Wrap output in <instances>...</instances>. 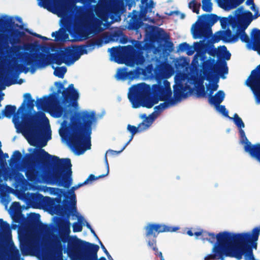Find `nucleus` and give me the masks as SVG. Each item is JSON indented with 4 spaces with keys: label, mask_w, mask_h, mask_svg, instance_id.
<instances>
[{
    "label": "nucleus",
    "mask_w": 260,
    "mask_h": 260,
    "mask_svg": "<svg viewBox=\"0 0 260 260\" xmlns=\"http://www.w3.org/2000/svg\"><path fill=\"white\" fill-rule=\"evenodd\" d=\"M177 226H171L159 223H148L145 227V236L148 239V246L155 251V254L158 255L160 260H165L161 252L158 251L156 247V238L160 233L174 232L179 230Z\"/></svg>",
    "instance_id": "obj_13"
},
{
    "label": "nucleus",
    "mask_w": 260,
    "mask_h": 260,
    "mask_svg": "<svg viewBox=\"0 0 260 260\" xmlns=\"http://www.w3.org/2000/svg\"><path fill=\"white\" fill-rule=\"evenodd\" d=\"M39 5L44 8H47L48 6L51 4V0H40Z\"/></svg>",
    "instance_id": "obj_55"
},
{
    "label": "nucleus",
    "mask_w": 260,
    "mask_h": 260,
    "mask_svg": "<svg viewBox=\"0 0 260 260\" xmlns=\"http://www.w3.org/2000/svg\"><path fill=\"white\" fill-rule=\"evenodd\" d=\"M150 47V45L148 43H143L142 42L136 41L134 47L136 52H144V50H148Z\"/></svg>",
    "instance_id": "obj_35"
},
{
    "label": "nucleus",
    "mask_w": 260,
    "mask_h": 260,
    "mask_svg": "<svg viewBox=\"0 0 260 260\" xmlns=\"http://www.w3.org/2000/svg\"><path fill=\"white\" fill-rule=\"evenodd\" d=\"M33 224L40 231L48 233L49 243L54 250L61 251L68 243L69 253L77 256L79 260H107L104 256L98 259L100 248L98 245L82 240L76 236H70V223L68 219L61 221L52 231L47 224L40 221Z\"/></svg>",
    "instance_id": "obj_2"
},
{
    "label": "nucleus",
    "mask_w": 260,
    "mask_h": 260,
    "mask_svg": "<svg viewBox=\"0 0 260 260\" xmlns=\"http://www.w3.org/2000/svg\"><path fill=\"white\" fill-rule=\"evenodd\" d=\"M153 114L154 113H152L148 117L146 114H142L141 117L145 119L140 123L137 127L131 124L127 125V129L131 133V138L128 141L129 143L133 140L134 135L136 133L147 129L152 124L155 118Z\"/></svg>",
    "instance_id": "obj_20"
},
{
    "label": "nucleus",
    "mask_w": 260,
    "mask_h": 260,
    "mask_svg": "<svg viewBox=\"0 0 260 260\" xmlns=\"http://www.w3.org/2000/svg\"><path fill=\"white\" fill-rule=\"evenodd\" d=\"M0 229L4 234L6 235H11L10 224L6 221H4L3 219H0Z\"/></svg>",
    "instance_id": "obj_38"
},
{
    "label": "nucleus",
    "mask_w": 260,
    "mask_h": 260,
    "mask_svg": "<svg viewBox=\"0 0 260 260\" xmlns=\"http://www.w3.org/2000/svg\"><path fill=\"white\" fill-rule=\"evenodd\" d=\"M184 96V88L182 85H176L174 87V100L176 102L180 101Z\"/></svg>",
    "instance_id": "obj_29"
},
{
    "label": "nucleus",
    "mask_w": 260,
    "mask_h": 260,
    "mask_svg": "<svg viewBox=\"0 0 260 260\" xmlns=\"http://www.w3.org/2000/svg\"><path fill=\"white\" fill-rule=\"evenodd\" d=\"M197 94L198 97H205L206 96V92L205 90V87L203 84L197 88Z\"/></svg>",
    "instance_id": "obj_48"
},
{
    "label": "nucleus",
    "mask_w": 260,
    "mask_h": 260,
    "mask_svg": "<svg viewBox=\"0 0 260 260\" xmlns=\"http://www.w3.org/2000/svg\"><path fill=\"white\" fill-rule=\"evenodd\" d=\"M22 159V154L18 150H16L14 152L13 155L12 156L9 165L10 166H13V165L18 164L21 161Z\"/></svg>",
    "instance_id": "obj_34"
},
{
    "label": "nucleus",
    "mask_w": 260,
    "mask_h": 260,
    "mask_svg": "<svg viewBox=\"0 0 260 260\" xmlns=\"http://www.w3.org/2000/svg\"><path fill=\"white\" fill-rule=\"evenodd\" d=\"M104 161H105V164H106V167H107V173H106V174L101 175H99V176H97V177H95L93 174H90L88 176V177L84 181V183L85 185H86V184L90 183L92 181L97 180V179H100V178H103V177H105V176H107L108 175V174L109 173V164H108V161L107 156H106V154L105 155Z\"/></svg>",
    "instance_id": "obj_28"
},
{
    "label": "nucleus",
    "mask_w": 260,
    "mask_h": 260,
    "mask_svg": "<svg viewBox=\"0 0 260 260\" xmlns=\"http://www.w3.org/2000/svg\"><path fill=\"white\" fill-rule=\"evenodd\" d=\"M129 144V142H127L125 145L124 146L122 147V148L119 150V151H115V150H109L108 151H107V152L106 153L105 155L107 154L108 152H110L111 154L112 155H114V154H119L120 153H121L122 151H123V150L126 148V147L127 146V145Z\"/></svg>",
    "instance_id": "obj_54"
},
{
    "label": "nucleus",
    "mask_w": 260,
    "mask_h": 260,
    "mask_svg": "<svg viewBox=\"0 0 260 260\" xmlns=\"http://www.w3.org/2000/svg\"><path fill=\"white\" fill-rule=\"evenodd\" d=\"M24 98L25 99L23 103L17 110L18 113H22L21 118L23 122L21 128L30 145L38 146L39 138L42 133L40 117L38 115H31L30 118L27 117L26 108L30 110L33 109L35 100L32 99L29 93H25ZM46 144V141H41L39 146L44 147Z\"/></svg>",
    "instance_id": "obj_6"
},
{
    "label": "nucleus",
    "mask_w": 260,
    "mask_h": 260,
    "mask_svg": "<svg viewBox=\"0 0 260 260\" xmlns=\"http://www.w3.org/2000/svg\"><path fill=\"white\" fill-rule=\"evenodd\" d=\"M218 20V17L214 14H204L200 16L191 28L193 38L209 39L212 35L211 27Z\"/></svg>",
    "instance_id": "obj_12"
},
{
    "label": "nucleus",
    "mask_w": 260,
    "mask_h": 260,
    "mask_svg": "<svg viewBox=\"0 0 260 260\" xmlns=\"http://www.w3.org/2000/svg\"><path fill=\"white\" fill-rule=\"evenodd\" d=\"M170 83L167 80H164L152 85L145 83L134 85L129 88L128 98L134 108L140 106L147 108H152L159 101H166L172 98Z\"/></svg>",
    "instance_id": "obj_5"
},
{
    "label": "nucleus",
    "mask_w": 260,
    "mask_h": 260,
    "mask_svg": "<svg viewBox=\"0 0 260 260\" xmlns=\"http://www.w3.org/2000/svg\"><path fill=\"white\" fill-rule=\"evenodd\" d=\"M225 238L219 235L218 236V243H214L212 253L207 255L204 257V260H224L225 257H234L236 255L234 254L232 248H226L223 242Z\"/></svg>",
    "instance_id": "obj_16"
},
{
    "label": "nucleus",
    "mask_w": 260,
    "mask_h": 260,
    "mask_svg": "<svg viewBox=\"0 0 260 260\" xmlns=\"http://www.w3.org/2000/svg\"><path fill=\"white\" fill-rule=\"evenodd\" d=\"M164 101V103H160L159 105L155 106L154 107V109L157 111L160 112L164 110L169 107L170 106L175 104V100L173 98H170Z\"/></svg>",
    "instance_id": "obj_31"
},
{
    "label": "nucleus",
    "mask_w": 260,
    "mask_h": 260,
    "mask_svg": "<svg viewBox=\"0 0 260 260\" xmlns=\"http://www.w3.org/2000/svg\"><path fill=\"white\" fill-rule=\"evenodd\" d=\"M59 112L60 115L63 114L64 119L71 120L70 123L66 120L62 121L59 131L60 136L77 151L82 148L90 149L92 125L96 120L95 113L84 111L74 116L72 109L62 107L59 108Z\"/></svg>",
    "instance_id": "obj_3"
},
{
    "label": "nucleus",
    "mask_w": 260,
    "mask_h": 260,
    "mask_svg": "<svg viewBox=\"0 0 260 260\" xmlns=\"http://www.w3.org/2000/svg\"><path fill=\"white\" fill-rule=\"evenodd\" d=\"M221 40H222V31H219L215 34L213 37V42L217 43Z\"/></svg>",
    "instance_id": "obj_52"
},
{
    "label": "nucleus",
    "mask_w": 260,
    "mask_h": 260,
    "mask_svg": "<svg viewBox=\"0 0 260 260\" xmlns=\"http://www.w3.org/2000/svg\"><path fill=\"white\" fill-rule=\"evenodd\" d=\"M239 135L240 137V143L242 144H244V146L247 145L248 144H251V142H250L248 139L247 138L245 132L243 129H239Z\"/></svg>",
    "instance_id": "obj_42"
},
{
    "label": "nucleus",
    "mask_w": 260,
    "mask_h": 260,
    "mask_svg": "<svg viewBox=\"0 0 260 260\" xmlns=\"http://www.w3.org/2000/svg\"><path fill=\"white\" fill-rule=\"evenodd\" d=\"M103 40L101 38H93L87 40L85 45H73L72 47H67L63 50L50 55V58L53 62L60 65L64 62L67 65L73 63L79 59L80 56L87 54L88 51L86 48L92 50L95 45L101 46Z\"/></svg>",
    "instance_id": "obj_8"
},
{
    "label": "nucleus",
    "mask_w": 260,
    "mask_h": 260,
    "mask_svg": "<svg viewBox=\"0 0 260 260\" xmlns=\"http://www.w3.org/2000/svg\"><path fill=\"white\" fill-rule=\"evenodd\" d=\"M95 2V0H73L72 2H69L62 4L59 7V10L64 14H68L73 8L76 9L77 11H83V7H77L76 6L77 3L80 2L84 4H90Z\"/></svg>",
    "instance_id": "obj_21"
},
{
    "label": "nucleus",
    "mask_w": 260,
    "mask_h": 260,
    "mask_svg": "<svg viewBox=\"0 0 260 260\" xmlns=\"http://www.w3.org/2000/svg\"><path fill=\"white\" fill-rule=\"evenodd\" d=\"M40 217V214L33 213L30 214V215L28 217V219H30L31 220H33L35 219H39Z\"/></svg>",
    "instance_id": "obj_58"
},
{
    "label": "nucleus",
    "mask_w": 260,
    "mask_h": 260,
    "mask_svg": "<svg viewBox=\"0 0 260 260\" xmlns=\"http://www.w3.org/2000/svg\"><path fill=\"white\" fill-rule=\"evenodd\" d=\"M232 119L233 120L234 123L238 127L239 129H242L245 127L244 123L237 113L234 114V117Z\"/></svg>",
    "instance_id": "obj_41"
},
{
    "label": "nucleus",
    "mask_w": 260,
    "mask_h": 260,
    "mask_svg": "<svg viewBox=\"0 0 260 260\" xmlns=\"http://www.w3.org/2000/svg\"><path fill=\"white\" fill-rule=\"evenodd\" d=\"M55 85L57 88L56 92L52 93L49 96H44L37 100L36 106L38 109H43L55 103L59 93L62 94L64 102H72L73 106H77L78 105L77 101L79 95L77 90L75 89L74 84H70L67 89H63L62 91V89L64 88V85L62 83L56 82Z\"/></svg>",
    "instance_id": "obj_9"
},
{
    "label": "nucleus",
    "mask_w": 260,
    "mask_h": 260,
    "mask_svg": "<svg viewBox=\"0 0 260 260\" xmlns=\"http://www.w3.org/2000/svg\"><path fill=\"white\" fill-rule=\"evenodd\" d=\"M207 88L208 90H209V92L208 93V99L211 98V97H213L214 95H213V93L214 91L210 87V84H209L207 86Z\"/></svg>",
    "instance_id": "obj_60"
},
{
    "label": "nucleus",
    "mask_w": 260,
    "mask_h": 260,
    "mask_svg": "<svg viewBox=\"0 0 260 260\" xmlns=\"http://www.w3.org/2000/svg\"><path fill=\"white\" fill-rule=\"evenodd\" d=\"M202 71L206 79L211 81L213 78V74L219 73L228 74V68L224 60H220L217 62H215L214 59H209L203 61Z\"/></svg>",
    "instance_id": "obj_15"
},
{
    "label": "nucleus",
    "mask_w": 260,
    "mask_h": 260,
    "mask_svg": "<svg viewBox=\"0 0 260 260\" xmlns=\"http://www.w3.org/2000/svg\"><path fill=\"white\" fill-rule=\"evenodd\" d=\"M24 35V32L15 28L11 29L9 35L0 34V49L2 48H7L9 44H11L13 46V54L22 62V63L17 64L15 68L13 67L8 71L10 75H12L15 69L20 72L27 73L29 70V68L26 67L27 66H31L32 72L34 68H43L50 63L48 55L44 53L31 54L27 52L19 51L22 47L17 44L20 43V38Z\"/></svg>",
    "instance_id": "obj_4"
},
{
    "label": "nucleus",
    "mask_w": 260,
    "mask_h": 260,
    "mask_svg": "<svg viewBox=\"0 0 260 260\" xmlns=\"http://www.w3.org/2000/svg\"><path fill=\"white\" fill-rule=\"evenodd\" d=\"M224 96L225 94L224 91L219 90L213 97L209 98L208 101L210 104L217 106L223 101Z\"/></svg>",
    "instance_id": "obj_27"
},
{
    "label": "nucleus",
    "mask_w": 260,
    "mask_h": 260,
    "mask_svg": "<svg viewBox=\"0 0 260 260\" xmlns=\"http://www.w3.org/2000/svg\"><path fill=\"white\" fill-rule=\"evenodd\" d=\"M203 42V41H200L199 42H194L193 43V46H190L189 45V47L187 48L186 50V54L188 55H192L194 51L198 49L201 47V44Z\"/></svg>",
    "instance_id": "obj_40"
},
{
    "label": "nucleus",
    "mask_w": 260,
    "mask_h": 260,
    "mask_svg": "<svg viewBox=\"0 0 260 260\" xmlns=\"http://www.w3.org/2000/svg\"><path fill=\"white\" fill-rule=\"evenodd\" d=\"M53 68L54 69L53 73L54 75L55 76L61 78H62L63 77L64 74H66L67 71V69L65 67H56L55 68H54L53 67Z\"/></svg>",
    "instance_id": "obj_39"
},
{
    "label": "nucleus",
    "mask_w": 260,
    "mask_h": 260,
    "mask_svg": "<svg viewBox=\"0 0 260 260\" xmlns=\"http://www.w3.org/2000/svg\"><path fill=\"white\" fill-rule=\"evenodd\" d=\"M26 157L27 162L36 160L44 167H48L52 164L51 171L44 172L36 169L28 170L25 175L29 181L34 183L55 184L66 188L71 186L72 171L70 158H59L58 156L50 155L42 148L34 149V153L27 154Z\"/></svg>",
    "instance_id": "obj_1"
},
{
    "label": "nucleus",
    "mask_w": 260,
    "mask_h": 260,
    "mask_svg": "<svg viewBox=\"0 0 260 260\" xmlns=\"http://www.w3.org/2000/svg\"><path fill=\"white\" fill-rule=\"evenodd\" d=\"M202 9L204 11L211 12L212 10V3L211 2L202 1Z\"/></svg>",
    "instance_id": "obj_45"
},
{
    "label": "nucleus",
    "mask_w": 260,
    "mask_h": 260,
    "mask_svg": "<svg viewBox=\"0 0 260 260\" xmlns=\"http://www.w3.org/2000/svg\"><path fill=\"white\" fill-rule=\"evenodd\" d=\"M244 23H240L237 27L236 33L234 34V37L233 38L234 42H236L240 38L243 42L250 43V39L245 30L252 20L253 15L252 13L250 11H247L244 16Z\"/></svg>",
    "instance_id": "obj_18"
},
{
    "label": "nucleus",
    "mask_w": 260,
    "mask_h": 260,
    "mask_svg": "<svg viewBox=\"0 0 260 260\" xmlns=\"http://www.w3.org/2000/svg\"><path fill=\"white\" fill-rule=\"evenodd\" d=\"M251 41L255 50L260 47V29L253 28L250 33Z\"/></svg>",
    "instance_id": "obj_25"
},
{
    "label": "nucleus",
    "mask_w": 260,
    "mask_h": 260,
    "mask_svg": "<svg viewBox=\"0 0 260 260\" xmlns=\"http://www.w3.org/2000/svg\"><path fill=\"white\" fill-rule=\"evenodd\" d=\"M260 229L254 228L251 232L234 233L232 250L237 260L242 258L244 255L245 260H256L254 257L253 249H257V241Z\"/></svg>",
    "instance_id": "obj_7"
},
{
    "label": "nucleus",
    "mask_w": 260,
    "mask_h": 260,
    "mask_svg": "<svg viewBox=\"0 0 260 260\" xmlns=\"http://www.w3.org/2000/svg\"><path fill=\"white\" fill-rule=\"evenodd\" d=\"M51 36L55 37V41H64L68 38V35L62 28H60L57 31L53 32Z\"/></svg>",
    "instance_id": "obj_30"
},
{
    "label": "nucleus",
    "mask_w": 260,
    "mask_h": 260,
    "mask_svg": "<svg viewBox=\"0 0 260 260\" xmlns=\"http://www.w3.org/2000/svg\"><path fill=\"white\" fill-rule=\"evenodd\" d=\"M204 238L202 239V240L203 241H207L210 243H214L215 240H216V242L215 243H218V236L219 235H220L221 236H222V237H224L225 238L224 242H223L225 245V247L231 248V247H232L234 233L224 231L220 232L217 235H215L214 233L204 231Z\"/></svg>",
    "instance_id": "obj_19"
},
{
    "label": "nucleus",
    "mask_w": 260,
    "mask_h": 260,
    "mask_svg": "<svg viewBox=\"0 0 260 260\" xmlns=\"http://www.w3.org/2000/svg\"><path fill=\"white\" fill-rule=\"evenodd\" d=\"M222 49H223V51L224 52V54L222 56V57L225 60H228L230 59L231 54L230 52L227 50L226 47L225 46H222Z\"/></svg>",
    "instance_id": "obj_51"
},
{
    "label": "nucleus",
    "mask_w": 260,
    "mask_h": 260,
    "mask_svg": "<svg viewBox=\"0 0 260 260\" xmlns=\"http://www.w3.org/2000/svg\"><path fill=\"white\" fill-rule=\"evenodd\" d=\"M244 149L251 157L260 161V143L248 144L244 146Z\"/></svg>",
    "instance_id": "obj_24"
},
{
    "label": "nucleus",
    "mask_w": 260,
    "mask_h": 260,
    "mask_svg": "<svg viewBox=\"0 0 260 260\" xmlns=\"http://www.w3.org/2000/svg\"><path fill=\"white\" fill-rule=\"evenodd\" d=\"M245 84L251 90L256 103L260 104V64L251 72Z\"/></svg>",
    "instance_id": "obj_17"
},
{
    "label": "nucleus",
    "mask_w": 260,
    "mask_h": 260,
    "mask_svg": "<svg viewBox=\"0 0 260 260\" xmlns=\"http://www.w3.org/2000/svg\"><path fill=\"white\" fill-rule=\"evenodd\" d=\"M82 230V225L78 222H75L73 224V231L74 232H80Z\"/></svg>",
    "instance_id": "obj_50"
},
{
    "label": "nucleus",
    "mask_w": 260,
    "mask_h": 260,
    "mask_svg": "<svg viewBox=\"0 0 260 260\" xmlns=\"http://www.w3.org/2000/svg\"><path fill=\"white\" fill-rule=\"evenodd\" d=\"M126 79H128L130 80H133L137 77H138L140 75V72L138 68L133 70L127 72L126 71Z\"/></svg>",
    "instance_id": "obj_43"
},
{
    "label": "nucleus",
    "mask_w": 260,
    "mask_h": 260,
    "mask_svg": "<svg viewBox=\"0 0 260 260\" xmlns=\"http://www.w3.org/2000/svg\"><path fill=\"white\" fill-rule=\"evenodd\" d=\"M189 47V44L186 42H183L179 44L178 51L183 52L186 51L187 48Z\"/></svg>",
    "instance_id": "obj_53"
},
{
    "label": "nucleus",
    "mask_w": 260,
    "mask_h": 260,
    "mask_svg": "<svg viewBox=\"0 0 260 260\" xmlns=\"http://www.w3.org/2000/svg\"><path fill=\"white\" fill-rule=\"evenodd\" d=\"M188 7L192 9V11L193 12H195L197 14L199 13L200 4L197 3L195 0L190 1L188 4Z\"/></svg>",
    "instance_id": "obj_44"
},
{
    "label": "nucleus",
    "mask_w": 260,
    "mask_h": 260,
    "mask_svg": "<svg viewBox=\"0 0 260 260\" xmlns=\"http://www.w3.org/2000/svg\"><path fill=\"white\" fill-rule=\"evenodd\" d=\"M166 47L167 49L170 52H172L173 50L174 44L171 41L166 42Z\"/></svg>",
    "instance_id": "obj_57"
},
{
    "label": "nucleus",
    "mask_w": 260,
    "mask_h": 260,
    "mask_svg": "<svg viewBox=\"0 0 260 260\" xmlns=\"http://www.w3.org/2000/svg\"><path fill=\"white\" fill-rule=\"evenodd\" d=\"M217 53V55L218 57H221V53L220 51L217 52L216 49H215L212 52H211L210 54L214 56L215 54Z\"/></svg>",
    "instance_id": "obj_62"
},
{
    "label": "nucleus",
    "mask_w": 260,
    "mask_h": 260,
    "mask_svg": "<svg viewBox=\"0 0 260 260\" xmlns=\"http://www.w3.org/2000/svg\"><path fill=\"white\" fill-rule=\"evenodd\" d=\"M245 0H217L219 7L224 10H231L236 8L241 5Z\"/></svg>",
    "instance_id": "obj_23"
},
{
    "label": "nucleus",
    "mask_w": 260,
    "mask_h": 260,
    "mask_svg": "<svg viewBox=\"0 0 260 260\" xmlns=\"http://www.w3.org/2000/svg\"><path fill=\"white\" fill-rule=\"evenodd\" d=\"M126 69H118L117 74H116V77L118 79H122V80H125L126 79Z\"/></svg>",
    "instance_id": "obj_46"
},
{
    "label": "nucleus",
    "mask_w": 260,
    "mask_h": 260,
    "mask_svg": "<svg viewBox=\"0 0 260 260\" xmlns=\"http://www.w3.org/2000/svg\"><path fill=\"white\" fill-rule=\"evenodd\" d=\"M3 115L7 118H11L13 116L12 121L15 125L21 124L20 117L19 115V113H16V107L14 105H7L5 106V109L2 111Z\"/></svg>",
    "instance_id": "obj_22"
},
{
    "label": "nucleus",
    "mask_w": 260,
    "mask_h": 260,
    "mask_svg": "<svg viewBox=\"0 0 260 260\" xmlns=\"http://www.w3.org/2000/svg\"><path fill=\"white\" fill-rule=\"evenodd\" d=\"M217 110L221 113L224 116L229 118L230 119H232V118L229 116L228 111L226 109L225 107L223 105H218L217 106Z\"/></svg>",
    "instance_id": "obj_47"
},
{
    "label": "nucleus",
    "mask_w": 260,
    "mask_h": 260,
    "mask_svg": "<svg viewBox=\"0 0 260 260\" xmlns=\"http://www.w3.org/2000/svg\"><path fill=\"white\" fill-rule=\"evenodd\" d=\"M109 4V0H99L98 8L101 10H104L107 8Z\"/></svg>",
    "instance_id": "obj_49"
},
{
    "label": "nucleus",
    "mask_w": 260,
    "mask_h": 260,
    "mask_svg": "<svg viewBox=\"0 0 260 260\" xmlns=\"http://www.w3.org/2000/svg\"><path fill=\"white\" fill-rule=\"evenodd\" d=\"M20 250L23 255H27L28 254V247L26 244H22L20 246Z\"/></svg>",
    "instance_id": "obj_56"
},
{
    "label": "nucleus",
    "mask_w": 260,
    "mask_h": 260,
    "mask_svg": "<svg viewBox=\"0 0 260 260\" xmlns=\"http://www.w3.org/2000/svg\"><path fill=\"white\" fill-rule=\"evenodd\" d=\"M27 188H16V194L20 199L25 201L29 205L34 208H39L48 204L50 208L55 213L60 215L65 214V210L62 206L55 204V200L50 197H44L40 193H27L24 191Z\"/></svg>",
    "instance_id": "obj_11"
},
{
    "label": "nucleus",
    "mask_w": 260,
    "mask_h": 260,
    "mask_svg": "<svg viewBox=\"0 0 260 260\" xmlns=\"http://www.w3.org/2000/svg\"><path fill=\"white\" fill-rule=\"evenodd\" d=\"M98 19L93 17H88L84 14L77 16L74 21V27L77 34L82 40H86L97 26Z\"/></svg>",
    "instance_id": "obj_14"
},
{
    "label": "nucleus",
    "mask_w": 260,
    "mask_h": 260,
    "mask_svg": "<svg viewBox=\"0 0 260 260\" xmlns=\"http://www.w3.org/2000/svg\"><path fill=\"white\" fill-rule=\"evenodd\" d=\"M0 25L1 26H12L15 25V22L13 19L11 18H6L5 19L0 18ZM15 26L19 27L20 29L23 28V25H18L15 24Z\"/></svg>",
    "instance_id": "obj_33"
},
{
    "label": "nucleus",
    "mask_w": 260,
    "mask_h": 260,
    "mask_svg": "<svg viewBox=\"0 0 260 260\" xmlns=\"http://www.w3.org/2000/svg\"><path fill=\"white\" fill-rule=\"evenodd\" d=\"M222 41L224 42H234V34L232 35L231 31L228 29L226 30H222Z\"/></svg>",
    "instance_id": "obj_37"
},
{
    "label": "nucleus",
    "mask_w": 260,
    "mask_h": 260,
    "mask_svg": "<svg viewBox=\"0 0 260 260\" xmlns=\"http://www.w3.org/2000/svg\"><path fill=\"white\" fill-rule=\"evenodd\" d=\"M142 6L141 11L146 13L148 9H151L154 7V2L152 0H141Z\"/></svg>",
    "instance_id": "obj_36"
},
{
    "label": "nucleus",
    "mask_w": 260,
    "mask_h": 260,
    "mask_svg": "<svg viewBox=\"0 0 260 260\" xmlns=\"http://www.w3.org/2000/svg\"><path fill=\"white\" fill-rule=\"evenodd\" d=\"M100 244L101 245V248H102L104 253L106 254L107 256H110V254L109 252L107 251L104 245L103 244L102 242L100 241Z\"/></svg>",
    "instance_id": "obj_61"
},
{
    "label": "nucleus",
    "mask_w": 260,
    "mask_h": 260,
    "mask_svg": "<svg viewBox=\"0 0 260 260\" xmlns=\"http://www.w3.org/2000/svg\"><path fill=\"white\" fill-rule=\"evenodd\" d=\"M210 87L213 90L216 91L218 87V85L217 83H215L211 85L210 84Z\"/></svg>",
    "instance_id": "obj_63"
},
{
    "label": "nucleus",
    "mask_w": 260,
    "mask_h": 260,
    "mask_svg": "<svg viewBox=\"0 0 260 260\" xmlns=\"http://www.w3.org/2000/svg\"><path fill=\"white\" fill-rule=\"evenodd\" d=\"M83 185H85L84 182H82V183H79L77 185H76L74 186H73L71 189L68 191L69 193L70 194V199L72 201V204L74 205V209L75 210V211L76 210V207H75V205H76V195L75 194V190L77 189L78 188H79V187L83 186Z\"/></svg>",
    "instance_id": "obj_32"
},
{
    "label": "nucleus",
    "mask_w": 260,
    "mask_h": 260,
    "mask_svg": "<svg viewBox=\"0 0 260 260\" xmlns=\"http://www.w3.org/2000/svg\"><path fill=\"white\" fill-rule=\"evenodd\" d=\"M111 55L118 63L127 66L141 65L145 62L144 52H136L132 45L113 47L109 49Z\"/></svg>",
    "instance_id": "obj_10"
},
{
    "label": "nucleus",
    "mask_w": 260,
    "mask_h": 260,
    "mask_svg": "<svg viewBox=\"0 0 260 260\" xmlns=\"http://www.w3.org/2000/svg\"><path fill=\"white\" fill-rule=\"evenodd\" d=\"M139 16L137 14H133L129 19L127 28L129 30H138L142 24Z\"/></svg>",
    "instance_id": "obj_26"
},
{
    "label": "nucleus",
    "mask_w": 260,
    "mask_h": 260,
    "mask_svg": "<svg viewBox=\"0 0 260 260\" xmlns=\"http://www.w3.org/2000/svg\"><path fill=\"white\" fill-rule=\"evenodd\" d=\"M15 219H25V217L22 213H18L15 216Z\"/></svg>",
    "instance_id": "obj_64"
},
{
    "label": "nucleus",
    "mask_w": 260,
    "mask_h": 260,
    "mask_svg": "<svg viewBox=\"0 0 260 260\" xmlns=\"http://www.w3.org/2000/svg\"><path fill=\"white\" fill-rule=\"evenodd\" d=\"M128 42L127 37L124 35H122L121 38L120 39V42L122 44H125Z\"/></svg>",
    "instance_id": "obj_59"
}]
</instances>
